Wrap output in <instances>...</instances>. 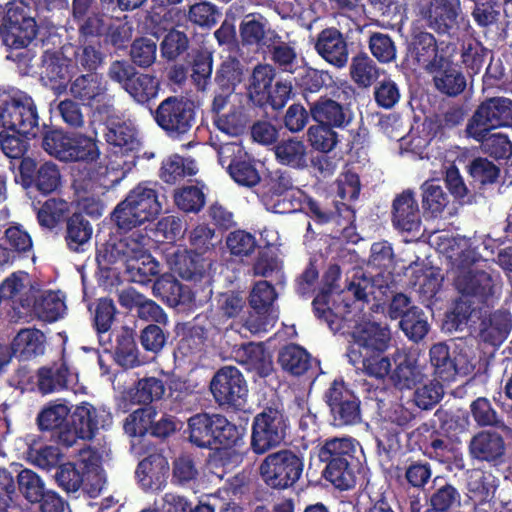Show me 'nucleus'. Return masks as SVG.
<instances>
[{
    "label": "nucleus",
    "mask_w": 512,
    "mask_h": 512,
    "mask_svg": "<svg viewBox=\"0 0 512 512\" xmlns=\"http://www.w3.org/2000/svg\"><path fill=\"white\" fill-rule=\"evenodd\" d=\"M471 182L480 188L497 182L500 168L484 157L473 158L466 166Z\"/></svg>",
    "instance_id": "774afa93"
},
{
    "label": "nucleus",
    "mask_w": 512,
    "mask_h": 512,
    "mask_svg": "<svg viewBox=\"0 0 512 512\" xmlns=\"http://www.w3.org/2000/svg\"><path fill=\"white\" fill-rule=\"evenodd\" d=\"M275 76V69L268 64H259L253 69L249 77L247 96L254 106L263 108V101L267 99L266 94L269 92Z\"/></svg>",
    "instance_id": "603ef678"
},
{
    "label": "nucleus",
    "mask_w": 512,
    "mask_h": 512,
    "mask_svg": "<svg viewBox=\"0 0 512 512\" xmlns=\"http://www.w3.org/2000/svg\"><path fill=\"white\" fill-rule=\"evenodd\" d=\"M206 339L207 331L204 327L198 325L190 327L177 342L174 356L184 359L198 354L203 350Z\"/></svg>",
    "instance_id": "0e129e2a"
},
{
    "label": "nucleus",
    "mask_w": 512,
    "mask_h": 512,
    "mask_svg": "<svg viewBox=\"0 0 512 512\" xmlns=\"http://www.w3.org/2000/svg\"><path fill=\"white\" fill-rule=\"evenodd\" d=\"M341 270L337 264L330 265L323 275V287L321 291L314 297L312 301L313 312L315 316L324 321L329 329L334 333L345 334L346 323L349 320L350 303L346 301L341 294L331 302V294L337 287L340 279Z\"/></svg>",
    "instance_id": "6e6552de"
},
{
    "label": "nucleus",
    "mask_w": 512,
    "mask_h": 512,
    "mask_svg": "<svg viewBox=\"0 0 512 512\" xmlns=\"http://www.w3.org/2000/svg\"><path fill=\"white\" fill-rule=\"evenodd\" d=\"M157 186V183L149 181L140 182L126 196L132 209L137 210L146 222L156 219L162 211Z\"/></svg>",
    "instance_id": "c9c22d12"
},
{
    "label": "nucleus",
    "mask_w": 512,
    "mask_h": 512,
    "mask_svg": "<svg viewBox=\"0 0 512 512\" xmlns=\"http://www.w3.org/2000/svg\"><path fill=\"white\" fill-rule=\"evenodd\" d=\"M399 326L405 336L415 343L424 339L430 329L427 317L419 307L406 311L403 318L400 319Z\"/></svg>",
    "instance_id": "680f3d73"
},
{
    "label": "nucleus",
    "mask_w": 512,
    "mask_h": 512,
    "mask_svg": "<svg viewBox=\"0 0 512 512\" xmlns=\"http://www.w3.org/2000/svg\"><path fill=\"white\" fill-rule=\"evenodd\" d=\"M324 400L329 407L335 427H345L361 421V401L342 378L335 379L325 391Z\"/></svg>",
    "instance_id": "f3484780"
},
{
    "label": "nucleus",
    "mask_w": 512,
    "mask_h": 512,
    "mask_svg": "<svg viewBox=\"0 0 512 512\" xmlns=\"http://www.w3.org/2000/svg\"><path fill=\"white\" fill-rule=\"evenodd\" d=\"M232 352L236 362L258 378H267L274 371L272 356L263 343H242Z\"/></svg>",
    "instance_id": "a878e982"
},
{
    "label": "nucleus",
    "mask_w": 512,
    "mask_h": 512,
    "mask_svg": "<svg viewBox=\"0 0 512 512\" xmlns=\"http://www.w3.org/2000/svg\"><path fill=\"white\" fill-rule=\"evenodd\" d=\"M155 123L172 140H183L196 123L195 102L184 96H169L152 111Z\"/></svg>",
    "instance_id": "1a4fd4ad"
},
{
    "label": "nucleus",
    "mask_w": 512,
    "mask_h": 512,
    "mask_svg": "<svg viewBox=\"0 0 512 512\" xmlns=\"http://www.w3.org/2000/svg\"><path fill=\"white\" fill-rule=\"evenodd\" d=\"M408 51L418 65L429 70L437 65L438 60L443 57L438 54L437 41L434 35L422 30L414 31L411 34Z\"/></svg>",
    "instance_id": "a19ab883"
},
{
    "label": "nucleus",
    "mask_w": 512,
    "mask_h": 512,
    "mask_svg": "<svg viewBox=\"0 0 512 512\" xmlns=\"http://www.w3.org/2000/svg\"><path fill=\"white\" fill-rule=\"evenodd\" d=\"M9 350L11 358L27 361L40 356L45 351V335L35 328L21 329L13 338Z\"/></svg>",
    "instance_id": "58836bf2"
},
{
    "label": "nucleus",
    "mask_w": 512,
    "mask_h": 512,
    "mask_svg": "<svg viewBox=\"0 0 512 512\" xmlns=\"http://www.w3.org/2000/svg\"><path fill=\"white\" fill-rule=\"evenodd\" d=\"M105 59L106 54L99 40L79 39V44L74 48L73 61L79 71L96 73L104 65Z\"/></svg>",
    "instance_id": "a18cd8bd"
},
{
    "label": "nucleus",
    "mask_w": 512,
    "mask_h": 512,
    "mask_svg": "<svg viewBox=\"0 0 512 512\" xmlns=\"http://www.w3.org/2000/svg\"><path fill=\"white\" fill-rule=\"evenodd\" d=\"M350 75L360 87L371 86L379 76V69L367 53L360 52L352 58Z\"/></svg>",
    "instance_id": "e2e57ef3"
},
{
    "label": "nucleus",
    "mask_w": 512,
    "mask_h": 512,
    "mask_svg": "<svg viewBox=\"0 0 512 512\" xmlns=\"http://www.w3.org/2000/svg\"><path fill=\"white\" fill-rule=\"evenodd\" d=\"M451 417L436 427L435 422H424L408 434L409 441L413 442L422 453L429 458L444 464L447 468L462 469L464 461L462 454L455 447L448 430L452 428V423H456Z\"/></svg>",
    "instance_id": "20e7f679"
},
{
    "label": "nucleus",
    "mask_w": 512,
    "mask_h": 512,
    "mask_svg": "<svg viewBox=\"0 0 512 512\" xmlns=\"http://www.w3.org/2000/svg\"><path fill=\"white\" fill-rule=\"evenodd\" d=\"M277 160L293 168H304L307 166L306 147L301 140L288 139L279 142L275 147Z\"/></svg>",
    "instance_id": "338daca9"
},
{
    "label": "nucleus",
    "mask_w": 512,
    "mask_h": 512,
    "mask_svg": "<svg viewBox=\"0 0 512 512\" xmlns=\"http://www.w3.org/2000/svg\"><path fill=\"white\" fill-rule=\"evenodd\" d=\"M110 153L106 165V178L109 184L101 183V178L87 170L83 177L74 180L78 191L94 192L99 186L113 187L121 182L136 166L139 159L141 141L137 129L125 121H111L104 133Z\"/></svg>",
    "instance_id": "f257e3e1"
},
{
    "label": "nucleus",
    "mask_w": 512,
    "mask_h": 512,
    "mask_svg": "<svg viewBox=\"0 0 512 512\" xmlns=\"http://www.w3.org/2000/svg\"><path fill=\"white\" fill-rule=\"evenodd\" d=\"M239 34L243 46H255L265 51L280 36L271 29H266V19L260 14H247L239 26Z\"/></svg>",
    "instance_id": "f704fd0d"
},
{
    "label": "nucleus",
    "mask_w": 512,
    "mask_h": 512,
    "mask_svg": "<svg viewBox=\"0 0 512 512\" xmlns=\"http://www.w3.org/2000/svg\"><path fill=\"white\" fill-rule=\"evenodd\" d=\"M114 358L124 369L135 368L142 364L139 359V351L131 331L124 330L117 336Z\"/></svg>",
    "instance_id": "052dcab7"
},
{
    "label": "nucleus",
    "mask_w": 512,
    "mask_h": 512,
    "mask_svg": "<svg viewBox=\"0 0 512 512\" xmlns=\"http://www.w3.org/2000/svg\"><path fill=\"white\" fill-rule=\"evenodd\" d=\"M512 122V100L506 97H491L481 102L466 124L468 137H481L482 132H491Z\"/></svg>",
    "instance_id": "4468645a"
},
{
    "label": "nucleus",
    "mask_w": 512,
    "mask_h": 512,
    "mask_svg": "<svg viewBox=\"0 0 512 512\" xmlns=\"http://www.w3.org/2000/svg\"><path fill=\"white\" fill-rule=\"evenodd\" d=\"M394 362L396 367L388 375L396 388L413 389L423 382L425 373L415 357L398 353L397 357H394Z\"/></svg>",
    "instance_id": "ea45409f"
},
{
    "label": "nucleus",
    "mask_w": 512,
    "mask_h": 512,
    "mask_svg": "<svg viewBox=\"0 0 512 512\" xmlns=\"http://www.w3.org/2000/svg\"><path fill=\"white\" fill-rule=\"evenodd\" d=\"M29 5L24 0H12L6 5V18L0 27V38L10 49L27 47L37 35L38 26L29 13Z\"/></svg>",
    "instance_id": "f8f14e48"
},
{
    "label": "nucleus",
    "mask_w": 512,
    "mask_h": 512,
    "mask_svg": "<svg viewBox=\"0 0 512 512\" xmlns=\"http://www.w3.org/2000/svg\"><path fill=\"white\" fill-rule=\"evenodd\" d=\"M317 456L325 463L324 478L341 491L353 489L364 479L366 457L358 440L353 437H331L317 446Z\"/></svg>",
    "instance_id": "7ed1b4c3"
},
{
    "label": "nucleus",
    "mask_w": 512,
    "mask_h": 512,
    "mask_svg": "<svg viewBox=\"0 0 512 512\" xmlns=\"http://www.w3.org/2000/svg\"><path fill=\"white\" fill-rule=\"evenodd\" d=\"M191 78L199 90H204L211 80L213 54L205 48L193 49L189 54Z\"/></svg>",
    "instance_id": "6e6d98bb"
},
{
    "label": "nucleus",
    "mask_w": 512,
    "mask_h": 512,
    "mask_svg": "<svg viewBox=\"0 0 512 512\" xmlns=\"http://www.w3.org/2000/svg\"><path fill=\"white\" fill-rule=\"evenodd\" d=\"M218 161L238 185L254 187L259 184L261 177L254 160L241 146L234 143L221 146L218 151Z\"/></svg>",
    "instance_id": "412c9836"
},
{
    "label": "nucleus",
    "mask_w": 512,
    "mask_h": 512,
    "mask_svg": "<svg viewBox=\"0 0 512 512\" xmlns=\"http://www.w3.org/2000/svg\"><path fill=\"white\" fill-rule=\"evenodd\" d=\"M301 208L298 211H304L316 224L324 225L332 221L339 223L338 218L343 212L354 218V211L345 203L334 200H317L303 192L300 198Z\"/></svg>",
    "instance_id": "72a5a7b5"
},
{
    "label": "nucleus",
    "mask_w": 512,
    "mask_h": 512,
    "mask_svg": "<svg viewBox=\"0 0 512 512\" xmlns=\"http://www.w3.org/2000/svg\"><path fill=\"white\" fill-rule=\"evenodd\" d=\"M69 83L72 98L90 108L94 116L103 119L114 113V105L107 94L106 83L97 73L81 74Z\"/></svg>",
    "instance_id": "ddd939ff"
},
{
    "label": "nucleus",
    "mask_w": 512,
    "mask_h": 512,
    "mask_svg": "<svg viewBox=\"0 0 512 512\" xmlns=\"http://www.w3.org/2000/svg\"><path fill=\"white\" fill-rule=\"evenodd\" d=\"M346 351L350 364L376 379H384L391 371V359L385 355L390 347L391 333L387 326L372 321L356 323L350 333Z\"/></svg>",
    "instance_id": "f03ea898"
},
{
    "label": "nucleus",
    "mask_w": 512,
    "mask_h": 512,
    "mask_svg": "<svg viewBox=\"0 0 512 512\" xmlns=\"http://www.w3.org/2000/svg\"><path fill=\"white\" fill-rule=\"evenodd\" d=\"M19 306L23 309L32 307L40 319L48 322L57 321L65 309L64 301L53 291H49L39 298H20Z\"/></svg>",
    "instance_id": "09e8293b"
},
{
    "label": "nucleus",
    "mask_w": 512,
    "mask_h": 512,
    "mask_svg": "<svg viewBox=\"0 0 512 512\" xmlns=\"http://www.w3.org/2000/svg\"><path fill=\"white\" fill-rule=\"evenodd\" d=\"M108 75L139 104L149 103L159 92V81L155 76L139 73L129 62L116 60L111 63Z\"/></svg>",
    "instance_id": "2eb2a0df"
},
{
    "label": "nucleus",
    "mask_w": 512,
    "mask_h": 512,
    "mask_svg": "<svg viewBox=\"0 0 512 512\" xmlns=\"http://www.w3.org/2000/svg\"><path fill=\"white\" fill-rule=\"evenodd\" d=\"M467 116V109L461 103H447L439 107L429 118V132L433 138H446L462 126Z\"/></svg>",
    "instance_id": "2f4dec72"
},
{
    "label": "nucleus",
    "mask_w": 512,
    "mask_h": 512,
    "mask_svg": "<svg viewBox=\"0 0 512 512\" xmlns=\"http://www.w3.org/2000/svg\"><path fill=\"white\" fill-rule=\"evenodd\" d=\"M189 442L200 448L215 450L221 445H237L244 429L218 413L200 412L187 422Z\"/></svg>",
    "instance_id": "39448f33"
},
{
    "label": "nucleus",
    "mask_w": 512,
    "mask_h": 512,
    "mask_svg": "<svg viewBox=\"0 0 512 512\" xmlns=\"http://www.w3.org/2000/svg\"><path fill=\"white\" fill-rule=\"evenodd\" d=\"M421 204L425 218H441L450 199L438 180L429 179L422 183Z\"/></svg>",
    "instance_id": "49530a36"
},
{
    "label": "nucleus",
    "mask_w": 512,
    "mask_h": 512,
    "mask_svg": "<svg viewBox=\"0 0 512 512\" xmlns=\"http://www.w3.org/2000/svg\"><path fill=\"white\" fill-rule=\"evenodd\" d=\"M309 106L311 118L321 125L344 129L353 119V114L347 106L326 95L309 103Z\"/></svg>",
    "instance_id": "c756f323"
},
{
    "label": "nucleus",
    "mask_w": 512,
    "mask_h": 512,
    "mask_svg": "<svg viewBox=\"0 0 512 512\" xmlns=\"http://www.w3.org/2000/svg\"><path fill=\"white\" fill-rule=\"evenodd\" d=\"M92 234V224L83 212H75L66 218L64 239L70 251H85Z\"/></svg>",
    "instance_id": "79ce46f5"
},
{
    "label": "nucleus",
    "mask_w": 512,
    "mask_h": 512,
    "mask_svg": "<svg viewBox=\"0 0 512 512\" xmlns=\"http://www.w3.org/2000/svg\"><path fill=\"white\" fill-rule=\"evenodd\" d=\"M391 221L393 227L402 232L420 231L421 211L413 190L406 189L395 196L391 207Z\"/></svg>",
    "instance_id": "393cba45"
},
{
    "label": "nucleus",
    "mask_w": 512,
    "mask_h": 512,
    "mask_svg": "<svg viewBox=\"0 0 512 512\" xmlns=\"http://www.w3.org/2000/svg\"><path fill=\"white\" fill-rule=\"evenodd\" d=\"M303 470L302 453L292 449H281L268 454L259 467L263 482L276 490L293 487L301 478Z\"/></svg>",
    "instance_id": "9d476101"
},
{
    "label": "nucleus",
    "mask_w": 512,
    "mask_h": 512,
    "mask_svg": "<svg viewBox=\"0 0 512 512\" xmlns=\"http://www.w3.org/2000/svg\"><path fill=\"white\" fill-rule=\"evenodd\" d=\"M461 504V493L443 478H435L425 512H449Z\"/></svg>",
    "instance_id": "37998d69"
},
{
    "label": "nucleus",
    "mask_w": 512,
    "mask_h": 512,
    "mask_svg": "<svg viewBox=\"0 0 512 512\" xmlns=\"http://www.w3.org/2000/svg\"><path fill=\"white\" fill-rule=\"evenodd\" d=\"M296 90L309 104V96L319 93L323 88H329L334 84L333 77L328 71L307 67L302 68L294 77Z\"/></svg>",
    "instance_id": "3c124183"
},
{
    "label": "nucleus",
    "mask_w": 512,
    "mask_h": 512,
    "mask_svg": "<svg viewBox=\"0 0 512 512\" xmlns=\"http://www.w3.org/2000/svg\"><path fill=\"white\" fill-rule=\"evenodd\" d=\"M70 371L65 363L44 366L37 370V388L42 394H50L66 389Z\"/></svg>",
    "instance_id": "864d4df0"
},
{
    "label": "nucleus",
    "mask_w": 512,
    "mask_h": 512,
    "mask_svg": "<svg viewBox=\"0 0 512 512\" xmlns=\"http://www.w3.org/2000/svg\"><path fill=\"white\" fill-rule=\"evenodd\" d=\"M71 61L63 52L56 50H45L41 56L42 78L58 93L66 91L71 81Z\"/></svg>",
    "instance_id": "cd10ccee"
},
{
    "label": "nucleus",
    "mask_w": 512,
    "mask_h": 512,
    "mask_svg": "<svg viewBox=\"0 0 512 512\" xmlns=\"http://www.w3.org/2000/svg\"><path fill=\"white\" fill-rule=\"evenodd\" d=\"M257 196L267 210L276 214H292L301 208L303 191L295 187L290 172L282 169L268 171L261 178Z\"/></svg>",
    "instance_id": "0eeeda50"
},
{
    "label": "nucleus",
    "mask_w": 512,
    "mask_h": 512,
    "mask_svg": "<svg viewBox=\"0 0 512 512\" xmlns=\"http://www.w3.org/2000/svg\"><path fill=\"white\" fill-rule=\"evenodd\" d=\"M252 116L244 105L232 106L227 114L214 119L217 128L230 136H240L250 127Z\"/></svg>",
    "instance_id": "5fc2aeb1"
},
{
    "label": "nucleus",
    "mask_w": 512,
    "mask_h": 512,
    "mask_svg": "<svg viewBox=\"0 0 512 512\" xmlns=\"http://www.w3.org/2000/svg\"><path fill=\"white\" fill-rule=\"evenodd\" d=\"M512 326L508 312L497 310L482 320L480 324V339L492 346H500L507 338Z\"/></svg>",
    "instance_id": "de8ad7c7"
},
{
    "label": "nucleus",
    "mask_w": 512,
    "mask_h": 512,
    "mask_svg": "<svg viewBox=\"0 0 512 512\" xmlns=\"http://www.w3.org/2000/svg\"><path fill=\"white\" fill-rule=\"evenodd\" d=\"M86 468L87 465L84 461L61 464L56 470L55 480L59 487L67 493L76 492L84 485Z\"/></svg>",
    "instance_id": "69168bd1"
},
{
    "label": "nucleus",
    "mask_w": 512,
    "mask_h": 512,
    "mask_svg": "<svg viewBox=\"0 0 512 512\" xmlns=\"http://www.w3.org/2000/svg\"><path fill=\"white\" fill-rule=\"evenodd\" d=\"M134 246L133 255L128 259L125 267L126 272L133 282L146 285L159 275L160 264L144 249L141 241L138 240Z\"/></svg>",
    "instance_id": "e433bc0d"
},
{
    "label": "nucleus",
    "mask_w": 512,
    "mask_h": 512,
    "mask_svg": "<svg viewBox=\"0 0 512 512\" xmlns=\"http://www.w3.org/2000/svg\"><path fill=\"white\" fill-rule=\"evenodd\" d=\"M210 391L219 406L242 409L248 395L247 382L235 366H223L210 381Z\"/></svg>",
    "instance_id": "a211bd4d"
},
{
    "label": "nucleus",
    "mask_w": 512,
    "mask_h": 512,
    "mask_svg": "<svg viewBox=\"0 0 512 512\" xmlns=\"http://www.w3.org/2000/svg\"><path fill=\"white\" fill-rule=\"evenodd\" d=\"M454 285L460 295L480 304L487 305L494 297L496 284L492 275L484 269H468L458 272Z\"/></svg>",
    "instance_id": "5701e85b"
},
{
    "label": "nucleus",
    "mask_w": 512,
    "mask_h": 512,
    "mask_svg": "<svg viewBox=\"0 0 512 512\" xmlns=\"http://www.w3.org/2000/svg\"><path fill=\"white\" fill-rule=\"evenodd\" d=\"M314 47L327 63L336 68H343L348 63L347 41L342 32L335 27H328L320 31Z\"/></svg>",
    "instance_id": "bb28decb"
},
{
    "label": "nucleus",
    "mask_w": 512,
    "mask_h": 512,
    "mask_svg": "<svg viewBox=\"0 0 512 512\" xmlns=\"http://www.w3.org/2000/svg\"><path fill=\"white\" fill-rule=\"evenodd\" d=\"M468 452L472 459L498 466L505 460L506 444L500 433L482 430L470 439Z\"/></svg>",
    "instance_id": "b1692460"
},
{
    "label": "nucleus",
    "mask_w": 512,
    "mask_h": 512,
    "mask_svg": "<svg viewBox=\"0 0 512 512\" xmlns=\"http://www.w3.org/2000/svg\"><path fill=\"white\" fill-rule=\"evenodd\" d=\"M277 298L275 287L268 281L255 283L249 295L251 311L244 327L253 334L267 332L275 325L278 315L273 303Z\"/></svg>",
    "instance_id": "dca6fc26"
},
{
    "label": "nucleus",
    "mask_w": 512,
    "mask_h": 512,
    "mask_svg": "<svg viewBox=\"0 0 512 512\" xmlns=\"http://www.w3.org/2000/svg\"><path fill=\"white\" fill-rule=\"evenodd\" d=\"M15 182L25 190L48 195L61 186V173L58 166L51 161L38 164L36 160L26 158L18 165Z\"/></svg>",
    "instance_id": "6ab92c4d"
},
{
    "label": "nucleus",
    "mask_w": 512,
    "mask_h": 512,
    "mask_svg": "<svg viewBox=\"0 0 512 512\" xmlns=\"http://www.w3.org/2000/svg\"><path fill=\"white\" fill-rule=\"evenodd\" d=\"M290 424L284 411L266 407L258 413L251 426V450L262 455L279 446L287 437Z\"/></svg>",
    "instance_id": "9b49d317"
},
{
    "label": "nucleus",
    "mask_w": 512,
    "mask_h": 512,
    "mask_svg": "<svg viewBox=\"0 0 512 512\" xmlns=\"http://www.w3.org/2000/svg\"><path fill=\"white\" fill-rule=\"evenodd\" d=\"M169 473V463L160 453H152L141 460L136 468L135 475L144 491L156 492L162 490Z\"/></svg>",
    "instance_id": "c85d7f7f"
},
{
    "label": "nucleus",
    "mask_w": 512,
    "mask_h": 512,
    "mask_svg": "<svg viewBox=\"0 0 512 512\" xmlns=\"http://www.w3.org/2000/svg\"><path fill=\"white\" fill-rule=\"evenodd\" d=\"M137 241L133 238H111L97 246L96 262L99 268L108 271L113 264L118 262H122L126 266L128 259L133 255L134 243Z\"/></svg>",
    "instance_id": "4c0bfd02"
},
{
    "label": "nucleus",
    "mask_w": 512,
    "mask_h": 512,
    "mask_svg": "<svg viewBox=\"0 0 512 512\" xmlns=\"http://www.w3.org/2000/svg\"><path fill=\"white\" fill-rule=\"evenodd\" d=\"M72 426L78 429L81 439L91 440L100 428L111 422V416L105 410L97 409L89 402H81L70 415Z\"/></svg>",
    "instance_id": "7c9ffc66"
},
{
    "label": "nucleus",
    "mask_w": 512,
    "mask_h": 512,
    "mask_svg": "<svg viewBox=\"0 0 512 512\" xmlns=\"http://www.w3.org/2000/svg\"><path fill=\"white\" fill-rule=\"evenodd\" d=\"M429 359L436 379L448 383L454 381L458 375H467L474 367L465 354L451 351L444 342L431 346Z\"/></svg>",
    "instance_id": "4be33fe9"
},
{
    "label": "nucleus",
    "mask_w": 512,
    "mask_h": 512,
    "mask_svg": "<svg viewBox=\"0 0 512 512\" xmlns=\"http://www.w3.org/2000/svg\"><path fill=\"white\" fill-rule=\"evenodd\" d=\"M37 105L28 93L0 89V126L19 135L35 138L40 132Z\"/></svg>",
    "instance_id": "423d86ee"
},
{
    "label": "nucleus",
    "mask_w": 512,
    "mask_h": 512,
    "mask_svg": "<svg viewBox=\"0 0 512 512\" xmlns=\"http://www.w3.org/2000/svg\"><path fill=\"white\" fill-rule=\"evenodd\" d=\"M479 142L484 154L495 160H506L512 164V142L503 133L482 132L481 137L473 138Z\"/></svg>",
    "instance_id": "4d7b16f0"
},
{
    "label": "nucleus",
    "mask_w": 512,
    "mask_h": 512,
    "mask_svg": "<svg viewBox=\"0 0 512 512\" xmlns=\"http://www.w3.org/2000/svg\"><path fill=\"white\" fill-rule=\"evenodd\" d=\"M244 79V70L241 62L236 58L224 60L217 68L214 81L220 91L233 93L236 86Z\"/></svg>",
    "instance_id": "bf43d9fd"
},
{
    "label": "nucleus",
    "mask_w": 512,
    "mask_h": 512,
    "mask_svg": "<svg viewBox=\"0 0 512 512\" xmlns=\"http://www.w3.org/2000/svg\"><path fill=\"white\" fill-rule=\"evenodd\" d=\"M418 17L439 35H451L458 25L462 12L460 0H418L415 6Z\"/></svg>",
    "instance_id": "aec40b11"
},
{
    "label": "nucleus",
    "mask_w": 512,
    "mask_h": 512,
    "mask_svg": "<svg viewBox=\"0 0 512 512\" xmlns=\"http://www.w3.org/2000/svg\"><path fill=\"white\" fill-rule=\"evenodd\" d=\"M196 173L197 168L194 160L175 154L162 161L159 176L165 183L174 184L186 176H193Z\"/></svg>",
    "instance_id": "13d9d810"
},
{
    "label": "nucleus",
    "mask_w": 512,
    "mask_h": 512,
    "mask_svg": "<svg viewBox=\"0 0 512 512\" xmlns=\"http://www.w3.org/2000/svg\"><path fill=\"white\" fill-rule=\"evenodd\" d=\"M430 71L434 73L433 82L436 90L443 95L456 97L467 86L466 78L460 68L446 57H441L438 64Z\"/></svg>",
    "instance_id": "473e14b6"
},
{
    "label": "nucleus",
    "mask_w": 512,
    "mask_h": 512,
    "mask_svg": "<svg viewBox=\"0 0 512 512\" xmlns=\"http://www.w3.org/2000/svg\"><path fill=\"white\" fill-rule=\"evenodd\" d=\"M210 262L200 253L185 249L174 254L172 268L182 279L197 281L203 278Z\"/></svg>",
    "instance_id": "c03bdc74"
},
{
    "label": "nucleus",
    "mask_w": 512,
    "mask_h": 512,
    "mask_svg": "<svg viewBox=\"0 0 512 512\" xmlns=\"http://www.w3.org/2000/svg\"><path fill=\"white\" fill-rule=\"evenodd\" d=\"M277 363L284 372L292 376H301L312 367V358L306 349L292 343L279 350Z\"/></svg>",
    "instance_id": "8fccbe9b"
}]
</instances>
